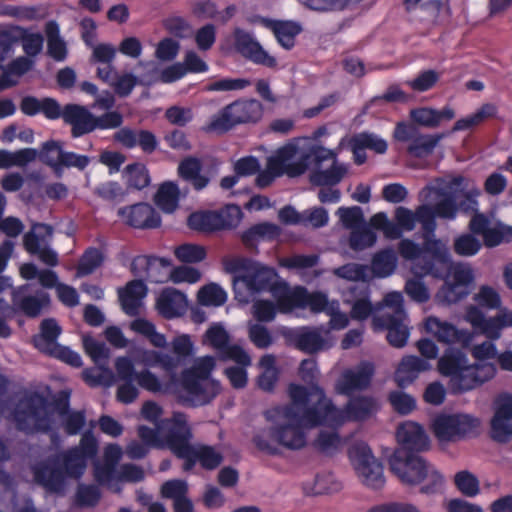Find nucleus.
<instances>
[{"label": "nucleus", "instance_id": "1", "mask_svg": "<svg viewBox=\"0 0 512 512\" xmlns=\"http://www.w3.org/2000/svg\"><path fill=\"white\" fill-rule=\"evenodd\" d=\"M7 385V379L0 374V416L11 418L19 430L26 433L48 432L61 426L68 435H76L84 427V411L69 408V391L59 392L53 401L36 392L25 393L11 410L3 400Z\"/></svg>", "mask_w": 512, "mask_h": 512}, {"label": "nucleus", "instance_id": "2", "mask_svg": "<svg viewBox=\"0 0 512 512\" xmlns=\"http://www.w3.org/2000/svg\"><path fill=\"white\" fill-rule=\"evenodd\" d=\"M289 396V405L273 407L265 412V418L272 426L269 431H262L255 436L254 442L260 450L269 453L276 451L266 439L268 436L285 448L301 449L307 442L306 429L326 425L322 409L315 398L310 397V389L291 384Z\"/></svg>", "mask_w": 512, "mask_h": 512}, {"label": "nucleus", "instance_id": "3", "mask_svg": "<svg viewBox=\"0 0 512 512\" xmlns=\"http://www.w3.org/2000/svg\"><path fill=\"white\" fill-rule=\"evenodd\" d=\"M98 452V440L91 432L82 435L78 446L69 449L58 457L33 466V475L37 483L50 492H62L68 478H80L87 466V460Z\"/></svg>", "mask_w": 512, "mask_h": 512}, {"label": "nucleus", "instance_id": "4", "mask_svg": "<svg viewBox=\"0 0 512 512\" xmlns=\"http://www.w3.org/2000/svg\"><path fill=\"white\" fill-rule=\"evenodd\" d=\"M343 141L336 150L327 149L321 145H310L307 148L288 144L280 148L274 156L267 159V164L262 173L256 177L257 188H268L277 177L283 174L289 177L302 175L311 163L320 168L322 162L337 160L338 150L341 149Z\"/></svg>", "mask_w": 512, "mask_h": 512}, {"label": "nucleus", "instance_id": "5", "mask_svg": "<svg viewBox=\"0 0 512 512\" xmlns=\"http://www.w3.org/2000/svg\"><path fill=\"white\" fill-rule=\"evenodd\" d=\"M438 371L449 377L452 392L464 393L492 379L497 368L495 364H471L461 350L448 348L438 360Z\"/></svg>", "mask_w": 512, "mask_h": 512}, {"label": "nucleus", "instance_id": "6", "mask_svg": "<svg viewBox=\"0 0 512 512\" xmlns=\"http://www.w3.org/2000/svg\"><path fill=\"white\" fill-rule=\"evenodd\" d=\"M391 471L400 482L408 486H420V493L433 495L444 486L443 475L431 463L416 454L397 449L389 458Z\"/></svg>", "mask_w": 512, "mask_h": 512}, {"label": "nucleus", "instance_id": "7", "mask_svg": "<svg viewBox=\"0 0 512 512\" xmlns=\"http://www.w3.org/2000/svg\"><path fill=\"white\" fill-rule=\"evenodd\" d=\"M215 366V357L203 356L196 358L191 367L181 372L180 399L184 404L193 407L206 405L220 393V383L211 377Z\"/></svg>", "mask_w": 512, "mask_h": 512}, {"label": "nucleus", "instance_id": "8", "mask_svg": "<svg viewBox=\"0 0 512 512\" xmlns=\"http://www.w3.org/2000/svg\"><path fill=\"white\" fill-rule=\"evenodd\" d=\"M236 298L249 302L255 294L268 291L282 309L289 287L278 279L274 269L260 263H249L245 270L233 280Z\"/></svg>", "mask_w": 512, "mask_h": 512}, {"label": "nucleus", "instance_id": "9", "mask_svg": "<svg viewBox=\"0 0 512 512\" xmlns=\"http://www.w3.org/2000/svg\"><path fill=\"white\" fill-rule=\"evenodd\" d=\"M464 196L463 199H452V197H443L440 199L434 208L428 206H420L416 213L399 207L396 210V220L401 229L411 231L415 228L417 222L422 224L425 232L433 233L436 228L435 218L441 217L445 219H454L457 212L455 201H460L459 210L468 213L470 211H476L477 201L475 199L476 194H461Z\"/></svg>", "mask_w": 512, "mask_h": 512}, {"label": "nucleus", "instance_id": "10", "mask_svg": "<svg viewBox=\"0 0 512 512\" xmlns=\"http://www.w3.org/2000/svg\"><path fill=\"white\" fill-rule=\"evenodd\" d=\"M114 367L116 371L114 379L121 382L117 388L116 399L123 404H131L138 398L139 389L134 382L152 393L166 392V387L155 373L148 369L137 372L130 357H117Z\"/></svg>", "mask_w": 512, "mask_h": 512}, {"label": "nucleus", "instance_id": "11", "mask_svg": "<svg viewBox=\"0 0 512 512\" xmlns=\"http://www.w3.org/2000/svg\"><path fill=\"white\" fill-rule=\"evenodd\" d=\"M310 397L315 398L322 409L326 425L332 427L341 426L349 421H363L375 414L379 407L375 398L359 396L351 398L343 409L337 408L318 386L310 388Z\"/></svg>", "mask_w": 512, "mask_h": 512}, {"label": "nucleus", "instance_id": "12", "mask_svg": "<svg viewBox=\"0 0 512 512\" xmlns=\"http://www.w3.org/2000/svg\"><path fill=\"white\" fill-rule=\"evenodd\" d=\"M132 271L135 275L145 277L152 283L164 282L167 278L173 283L193 284L200 280L201 273L198 269L189 266H179L171 269L167 274L161 275L158 270L168 269L171 262L167 258L138 256L132 262Z\"/></svg>", "mask_w": 512, "mask_h": 512}, {"label": "nucleus", "instance_id": "13", "mask_svg": "<svg viewBox=\"0 0 512 512\" xmlns=\"http://www.w3.org/2000/svg\"><path fill=\"white\" fill-rule=\"evenodd\" d=\"M262 110V104L255 99L235 101L214 115L204 129L222 134L235 125L257 122L262 117Z\"/></svg>", "mask_w": 512, "mask_h": 512}, {"label": "nucleus", "instance_id": "14", "mask_svg": "<svg viewBox=\"0 0 512 512\" xmlns=\"http://www.w3.org/2000/svg\"><path fill=\"white\" fill-rule=\"evenodd\" d=\"M348 455L357 479L364 486L380 489L385 485L383 466L366 443H353L349 448Z\"/></svg>", "mask_w": 512, "mask_h": 512}, {"label": "nucleus", "instance_id": "15", "mask_svg": "<svg viewBox=\"0 0 512 512\" xmlns=\"http://www.w3.org/2000/svg\"><path fill=\"white\" fill-rule=\"evenodd\" d=\"M180 433V439L173 441L172 447L174 455L185 460L184 470H191L196 462H200L205 469H214L222 462V454L215 448L190 442L192 432L189 424L182 426Z\"/></svg>", "mask_w": 512, "mask_h": 512}, {"label": "nucleus", "instance_id": "16", "mask_svg": "<svg viewBox=\"0 0 512 512\" xmlns=\"http://www.w3.org/2000/svg\"><path fill=\"white\" fill-rule=\"evenodd\" d=\"M187 416L181 412H174L173 415L161 421V424L150 428L140 425L137 428L138 436L149 448H168L174 454L173 441L181 436V429L187 427Z\"/></svg>", "mask_w": 512, "mask_h": 512}, {"label": "nucleus", "instance_id": "17", "mask_svg": "<svg viewBox=\"0 0 512 512\" xmlns=\"http://www.w3.org/2000/svg\"><path fill=\"white\" fill-rule=\"evenodd\" d=\"M480 421L468 414H441L434 418L432 430L441 442H453L476 434Z\"/></svg>", "mask_w": 512, "mask_h": 512}, {"label": "nucleus", "instance_id": "18", "mask_svg": "<svg viewBox=\"0 0 512 512\" xmlns=\"http://www.w3.org/2000/svg\"><path fill=\"white\" fill-rule=\"evenodd\" d=\"M464 319L476 332L494 341L501 337L503 329L512 327V311L507 308L487 318L480 308L470 305L466 308Z\"/></svg>", "mask_w": 512, "mask_h": 512}, {"label": "nucleus", "instance_id": "19", "mask_svg": "<svg viewBox=\"0 0 512 512\" xmlns=\"http://www.w3.org/2000/svg\"><path fill=\"white\" fill-rule=\"evenodd\" d=\"M445 136V133L422 134L416 125L404 122L398 123L394 130V138L409 142L407 152L417 158L430 155Z\"/></svg>", "mask_w": 512, "mask_h": 512}, {"label": "nucleus", "instance_id": "20", "mask_svg": "<svg viewBox=\"0 0 512 512\" xmlns=\"http://www.w3.org/2000/svg\"><path fill=\"white\" fill-rule=\"evenodd\" d=\"M219 162L216 159L201 160L188 156L178 165V175L189 182L195 190L205 189L218 174Z\"/></svg>", "mask_w": 512, "mask_h": 512}, {"label": "nucleus", "instance_id": "21", "mask_svg": "<svg viewBox=\"0 0 512 512\" xmlns=\"http://www.w3.org/2000/svg\"><path fill=\"white\" fill-rule=\"evenodd\" d=\"M52 235L51 226L37 223L24 235L23 244L28 253L37 255L44 264L54 267L58 265V254L50 247Z\"/></svg>", "mask_w": 512, "mask_h": 512}, {"label": "nucleus", "instance_id": "22", "mask_svg": "<svg viewBox=\"0 0 512 512\" xmlns=\"http://www.w3.org/2000/svg\"><path fill=\"white\" fill-rule=\"evenodd\" d=\"M204 343L215 349L223 360H232L235 363L251 365L250 355L242 346L229 343V335L221 324H213L206 331Z\"/></svg>", "mask_w": 512, "mask_h": 512}, {"label": "nucleus", "instance_id": "23", "mask_svg": "<svg viewBox=\"0 0 512 512\" xmlns=\"http://www.w3.org/2000/svg\"><path fill=\"white\" fill-rule=\"evenodd\" d=\"M374 374V364L370 361H361L342 372L335 384V390L338 394L347 396L365 390L370 386Z\"/></svg>", "mask_w": 512, "mask_h": 512}, {"label": "nucleus", "instance_id": "24", "mask_svg": "<svg viewBox=\"0 0 512 512\" xmlns=\"http://www.w3.org/2000/svg\"><path fill=\"white\" fill-rule=\"evenodd\" d=\"M425 330L440 343L447 345H468L473 338L470 331L459 329L455 325L436 316H429L424 322Z\"/></svg>", "mask_w": 512, "mask_h": 512}, {"label": "nucleus", "instance_id": "25", "mask_svg": "<svg viewBox=\"0 0 512 512\" xmlns=\"http://www.w3.org/2000/svg\"><path fill=\"white\" fill-rule=\"evenodd\" d=\"M331 301L328 300L326 294L321 292L309 293L303 287H296L288 290L282 313H289L295 308H310L314 313H327Z\"/></svg>", "mask_w": 512, "mask_h": 512}, {"label": "nucleus", "instance_id": "26", "mask_svg": "<svg viewBox=\"0 0 512 512\" xmlns=\"http://www.w3.org/2000/svg\"><path fill=\"white\" fill-rule=\"evenodd\" d=\"M49 301L47 292L31 284L13 291V305L29 317L38 316L49 305Z\"/></svg>", "mask_w": 512, "mask_h": 512}, {"label": "nucleus", "instance_id": "27", "mask_svg": "<svg viewBox=\"0 0 512 512\" xmlns=\"http://www.w3.org/2000/svg\"><path fill=\"white\" fill-rule=\"evenodd\" d=\"M470 229L473 233L483 236L487 247H495L503 241L512 240V226L491 220L483 214H476L471 219Z\"/></svg>", "mask_w": 512, "mask_h": 512}, {"label": "nucleus", "instance_id": "28", "mask_svg": "<svg viewBox=\"0 0 512 512\" xmlns=\"http://www.w3.org/2000/svg\"><path fill=\"white\" fill-rule=\"evenodd\" d=\"M490 436L494 441L503 444L512 440V395L499 398L490 420Z\"/></svg>", "mask_w": 512, "mask_h": 512}, {"label": "nucleus", "instance_id": "29", "mask_svg": "<svg viewBox=\"0 0 512 512\" xmlns=\"http://www.w3.org/2000/svg\"><path fill=\"white\" fill-rule=\"evenodd\" d=\"M118 215L131 227L139 229L157 228L161 224V218L152 206L146 203H138L119 209Z\"/></svg>", "mask_w": 512, "mask_h": 512}, {"label": "nucleus", "instance_id": "30", "mask_svg": "<svg viewBox=\"0 0 512 512\" xmlns=\"http://www.w3.org/2000/svg\"><path fill=\"white\" fill-rule=\"evenodd\" d=\"M236 49L247 59L256 64L274 68L277 65L276 59L269 55L253 36L243 30L235 31Z\"/></svg>", "mask_w": 512, "mask_h": 512}, {"label": "nucleus", "instance_id": "31", "mask_svg": "<svg viewBox=\"0 0 512 512\" xmlns=\"http://www.w3.org/2000/svg\"><path fill=\"white\" fill-rule=\"evenodd\" d=\"M375 329H386L388 342L396 348H402L407 344L410 332L406 313L398 312L397 316L387 318H373Z\"/></svg>", "mask_w": 512, "mask_h": 512}, {"label": "nucleus", "instance_id": "32", "mask_svg": "<svg viewBox=\"0 0 512 512\" xmlns=\"http://www.w3.org/2000/svg\"><path fill=\"white\" fill-rule=\"evenodd\" d=\"M297 347L305 352L314 353L328 349L333 341L330 331L321 327H303L294 333Z\"/></svg>", "mask_w": 512, "mask_h": 512}, {"label": "nucleus", "instance_id": "33", "mask_svg": "<svg viewBox=\"0 0 512 512\" xmlns=\"http://www.w3.org/2000/svg\"><path fill=\"white\" fill-rule=\"evenodd\" d=\"M122 455L123 450L118 444H109L105 447L103 462L94 464V479L99 485L118 489L116 483L110 477L118 469L117 465Z\"/></svg>", "mask_w": 512, "mask_h": 512}, {"label": "nucleus", "instance_id": "34", "mask_svg": "<svg viewBox=\"0 0 512 512\" xmlns=\"http://www.w3.org/2000/svg\"><path fill=\"white\" fill-rule=\"evenodd\" d=\"M398 442L404 451H425L430 446V440L423 427L413 421L401 423L396 432Z\"/></svg>", "mask_w": 512, "mask_h": 512}, {"label": "nucleus", "instance_id": "35", "mask_svg": "<svg viewBox=\"0 0 512 512\" xmlns=\"http://www.w3.org/2000/svg\"><path fill=\"white\" fill-rule=\"evenodd\" d=\"M62 118L71 126L73 137H79L95 130L94 115L85 107L68 104L64 107Z\"/></svg>", "mask_w": 512, "mask_h": 512}, {"label": "nucleus", "instance_id": "36", "mask_svg": "<svg viewBox=\"0 0 512 512\" xmlns=\"http://www.w3.org/2000/svg\"><path fill=\"white\" fill-rule=\"evenodd\" d=\"M156 305L163 317L171 319L186 312L188 301L184 293L174 288H165L159 294Z\"/></svg>", "mask_w": 512, "mask_h": 512}, {"label": "nucleus", "instance_id": "37", "mask_svg": "<svg viewBox=\"0 0 512 512\" xmlns=\"http://www.w3.org/2000/svg\"><path fill=\"white\" fill-rule=\"evenodd\" d=\"M432 365L427 360L417 356L408 355L402 358L394 375L395 382L399 387H406L413 383L420 373L428 371Z\"/></svg>", "mask_w": 512, "mask_h": 512}, {"label": "nucleus", "instance_id": "38", "mask_svg": "<svg viewBox=\"0 0 512 512\" xmlns=\"http://www.w3.org/2000/svg\"><path fill=\"white\" fill-rule=\"evenodd\" d=\"M473 181L462 175L447 174L431 180L423 192H477Z\"/></svg>", "mask_w": 512, "mask_h": 512}, {"label": "nucleus", "instance_id": "39", "mask_svg": "<svg viewBox=\"0 0 512 512\" xmlns=\"http://www.w3.org/2000/svg\"><path fill=\"white\" fill-rule=\"evenodd\" d=\"M398 249L403 258L413 261L411 271L416 276H424L427 274L439 276V274L434 271V266L431 262H425L422 264V261L425 259V255L423 248L418 244L409 239H404L400 241Z\"/></svg>", "mask_w": 512, "mask_h": 512}, {"label": "nucleus", "instance_id": "40", "mask_svg": "<svg viewBox=\"0 0 512 512\" xmlns=\"http://www.w3.org/2000/svg\"><path fill=\"white\" fill-rule=\"evenodd\" d=\"M146 294L147 287L143 281L135 280L128 283L124 289L119 291L124 312L130 316L139 314Z\"/></svg>", "mask_w": 512, "mask_h": 512}, {"label": "nucleus", "instance_id": "41", "mask_svg": "<svg viewBox=\"0 0 512 512\" xmlns=\"http://www.w3.org/2000/svg\"><path fill=\"white\" fill-rule=\"evenodd\" d=\"M344 297V301L351 304L352 319L365 320L371 315L373 306L369 300V290L366 285L351 287Z\"/></svg>", "mask_w": 512, "mask_h": 512}, {"label": "nucleus", "instance_id": "42", "mask_svg": "<svg viewBox=\"0 0 512 512\" xmlns=\"http://www.w3.org/2000/svg\"><path fill=\"white\" fill-rule=\"evenodd\" d=\"M412 124L426 128H436L443 120H451L455 117L453 109L445 107L442 110H436L430 107H421L412 109L409 113Z\"/></svg>", "mask_w": 512, "mask_h": 512}, {"label": "nucleus", "instance_id": "43", "mask_svg": "<svg viewBox=\"0 0 512 512\" xmlns=\"http://www.w3.org/2000/svg\"><path fill=\"white\" fill-rule=\"evenodd\" d=\"M348 173V166L334 160L328 169H316L310 174V182L316 186H334L344 179Z\"/></svg>", "mask_w": 512, "mask_h": 512}, {"label": "nucleus", "instance_id": "44", "mask_svg": "<svg viewBox=\"0 0 512 512\" xmlns=\"http://www.w3.org/2000/svg\"><path fill=\"white\" fill-rule=\"evenodd\" d=\"M154 203L164 213L187 212L194 206L191 194H155Z\"/></svg>", "mask_w": 512, "mask_h": 512}, {"label": "nucleus", "instance_id": "45", "mask_svg": "<svg viewBox=\"0 0 512 512\" xmlns=\"http://www.w3.org/2000/svg\"><path fill=\"white\" fill-rule=\"evenodd\" d=\"M61 333L59 324L54 319H45L40 326V334L33 338L35 347L48 354L50 350L58 345L57 338Z\"/></svg>", "mask_w": 512, "mask_h": 512}, {"label": "nucleus", "instance_id": "46", "mask_svg": "<svg viewBox=\"0 0 512 512\" xmlns=\"http://www.w3.org/2000/svg\"><path fill=\"white\" fill-rule=\"evenodd\" d=\"M140 362L146 367H160L169 373L174 372L179 367V361L176 357L159 350H141Z\"/></svg>", "mask_w": 512, "mask_h": 512}, {"label": "nucleus", "instance_id": "47", "mask_svg": "<svg viewBox=\"0 0 512 512\" xmlns=\"http://www.w3.org/2000/svg\"><path fill=\"white\" fill-rule=\"evenodd\" d=\"M43 149L48 152H56L58 160L61 161L66 168H77L84 170L90 163V158L86 155H79L73 152L64 151L62 145L58 141H47L43 144Z\"/></svg>", "mask_w": 512, "mask_h": 512}, {"label": "nucleus", "instance_id": "48", "mask_svg": "<svg viewBox=\"0 0 512 512\" xmlns=\"http://www.w3.org/2000/svg\"><path fill=\"white\" fill-rule=\"evenodd\" d=\"M261 373L258 377V386L266 392H271L279 378V370L276 366V358L272 354L262 356L258 364Z\"/></svg>", "mask_w": 512, "mask_h": 512}, {"label": "nucleus", "instance_id": "49", "mask_svg": "<svg viewBox=\"0 0 512 512\" xmlns=\"http://www.w3.org/2000/svg\"><path fill=\"white\" fill-rule=\"evenodd\" d=\"M115 483L118 489L111 486H104L109 491L114 493H120L123 489L124 483H137L145 478L144 470L135 464H123L121 465L110 477Z\"/></svg>", "mask_w": 512, "mask_h": 512}, {"label": "nucleus", "instance_id": "50", "mask_svg": "<svg viewBox=\"0 0 512 512\" xmlns=\"http://www.w3.org/2000/svg\"><path fill=\"white\" fill-rule=\"evenodd\" d=\"M269 27L279 44L286 50L294 47L295 38L302 31L301 25L294 21H275Z\"/></svg>", "mask_w": 512, "mask_h": 512}, {"label": "nucleus", "instance_id": "51", "mask_svg": "<svg viewBox=\"0 0 512 512\" xmlns=\"http://www.w3.org/2000/svg\"><path fill=\"white\" fill-rule=\"evenodd\" d=\"M130 329L147 338L150 344L156 348H165L168 344L164 334L157 331L156 326L145 318H136L130 322Z\"/></svg>", "mask_w": 512, "mask_h": 512}, {"label": "nucleus", "instance_id": "52", "mask_svg": "<svg viewBox=\"0 0 512 512\" xmlns=\"http://www.w3.org/2000/svg\"><path fill=\"white\" fill-rule=\"evenodd\" d=\"M280 235V228L272 223H260L242 234V241L249 246L261 240H273Z\"/></svg>", "mask_w": 512, "mask_h": 512}, {"label": "nucleus", "instance_id": "53", "mask_svg": "<svg viewBox=\"0 0 512 512\" xmlns=\"http://www.w3.org/2000/svg\"><path fill=\"white\" fill-rule=\"evenodd\" d=\"M47 46L49 55L56 61H63L67 56V48L59 35L58 24L50 21L46 24Z\"/></svg>", "mask_w": 512, "mask_h": 512}, {"label": "nucleus", "instance_id": "54", "mask_svg": "<svg viewBox=\"0 0 512 512\" xmlns=\"http://www.w3.org/2000/svg\"><path fill=\"white\" fill-rule=\"evenodd\" d=\"M217 221L218 217L215 211H199L190 214L187 224L192 230L212 233L219 231Z\"/></svg>", "mask_w": 512, "mask_h": 512}, {"label": "nucleus", "instance_id": "55", "mask_svg": "<svg viewBox=\"0 0 512 512\" xmlns=\"http://www.w3.org/2000/svg\"><path fill=\"white\" fill-rule=\"evenodd\" d=\"M397 265V257L393 250L387 249L377 253L372 260V271L377 277L390 276Z\"/></svg>", "mask_w": 512, "mask_h": 512}, {"label": "nucleus", "instance_id": "56", "mask_svg": "<svg viewBox=\"0 0 512 512\" xmlns=\"http://www.w3.org/2000/svg\"><path fill=\"white\" fill-rule=\"evenodd\" d=\"M423 250L424 254L428 253L434 261L442 265L446 266L451 261V255L447 245L441 240L434 238V232H426Z\"/></svg>", "mask_w": 512, "mask_h": 512}, {"label": "nucleus", "instance_id": "57", "mask_svg": "<svg viewBox=\"0 0 512 512\" xmlns=\"http://www.w3.org/2000/svg\"><path fill=\"white\" fill-rule=\"evenodd\" d=\"M198 301L204 306H222L227 301V293L218 284L210 283L199 290Z\"/></svg>", "mask_w": 512, "mask_h": 512}, {"label": "nucleus", "instance_id": "58", "mask_svg": "<svg viewBox=\"0 0 512 512\" xmlns=\"http://www.w3.org/2000/svg\"><path fill=\"white\" fill-rule=\"evenodd\" d=\"M215 212L218 217L217 223L219 231L236 228L243 218L242 210L239 206L234 204L226 205Z\"/></svg>", "mask_w": 512, "mask_h": 512}, {"label": "nucleus", "instance_id": "59", "mask_svg": "<svg viewBox=\"0 0 512 512\" xmlns=\"http://www.w3.org/2000/svg\"><path fill=\"white\" fill-rule=\"evenodd\" d=\"M448 272L446 279L453 283L462 285L466 289L474 280V274L472 268L468 264L464 263H449L446 265Z\"/></svg>", "mask_w": 512, "mask_h": 512}, {"label": "nucleus", "instance_id": "60", "mask_svg": "<svg viewBox=\"0 0 512 512\" xmlns=\"http://www.w3.org/2000/svg\"><path fill=\"white\" fill-rule=\"evenodd\" d=\"M343 485L341 481H339L333 474L325 473L318 475L314 480V486L311 491H307V493H311L313 495H324V494H334L341 491Z\"/></svg>", "mask_w": 512, "mask_h": 512}, {"label": "nucleus", "instance_id": "61", "mask_svg": "<svg viewBox=\"0 0 512 512\" xmlns=\"http://www.w3.org/2000/svg\"><path fill=\"white\" fill-rule=\"evenodd\" d=\"M469 291L462 285L453 283L446 279L441 289L437 292L436 298L443 304H453L460 301Z\"/></svg>", "mask_w": 512, "mask_h": 512}, {"label": "nucleus", "instance_id": "62", "mask_svg": "<svg viewBox=\"0 0 512 512\" xmlns=\"http://www.w3.org/2000/svg\"><path fill=\"white\" fill-rule=\"evenodd\" d=\"M496 113V107L493 104L487 103L481 106V108L466 118L460 119L455 122L452 131H460L471 128L480 124L484 119L493 116Z\"/></svg>", "mask_w": 512, "mask_h": 512}, {"label": "nucleus", "instance_id": "63", "mask_svg": "<svg viewBox=\"0 0 512 512\" xmlns=\"http://www.w3.org/2000/svg\"><path fill=\"white\" fill-rule=\"evenodd\" d=\"M376 239L377 236L370 227L361 225L351 232L349 245L354 250H363L373 246Z\"/></svg>", "mask_w": 512, "mask_h": 512}, {"label": "nucleus", "instance_id": "64", "mask_svg": "<svg viewBox=\"0 0 512 512\" xmlns=\"http://www.w3.org/2000/svg\"><path fill=\"white\" fill-rule=\"evenodd\" d=\"M124 174L128 186L132 189L141 190L150 182L148 171L141 164L128 165L124 170Z\"/></svg>", "mask_w": 512, "mask_h": 512}]
</instances>
